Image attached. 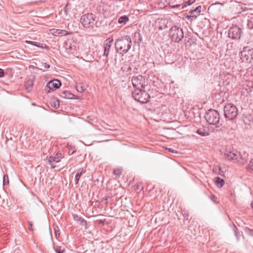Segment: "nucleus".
<instances>
[{"label": "nucleus", "instance_id": "nucleus-1", "mask_svg": "<svg viewBox=\"0 0 253 253\" xmlns=\"http://www.w3.org/2000/svg\"><path fill=\"white\" fill-rule=\"evenodd\" d=\"M224 156L229 161H234L239 165H244L248 161V155L244 154L241 155L240 153L236 151L226 150L224 152Z\"/></svg>", "mask_w": 253, "mask_h": 253}, {"label": "nucleus", "instance_id": "nucleus-2", "mask_svg": "<svg viewBox=\"0 0 253 253\" xmlns=\"http://www.w3.org/2000/svg\"><path fill=\"white\" fill-rule=\"evenodd\" d=\"M131 40L130 38L126 36L121 39H118L115 42V47L117 51L121 50L120 54L123 55L126 53L131 46Z\"/></svg>", "mask_w": 253, "mask_h": 253}, {"label": "nucleus", "instance_id": "nucleus-3", "mask_svg": "<svg viewBox=\"0 0 253 253\" xmlns=\"http://www.w3.org/2000/svg\"><path fill=\"white\" fill-rule=\"evenodd\" d=\"M191 131L193 136H196V134L201 136H207L209 135L208 129L200 123V118L198 117L195 122H193Z\"/></svg>", "mask_w": 253, "mask_h": 253}, {"label": "nucleus", "instance_id": "nucleus-4", "mask_svg": "<svg viewBox=\"0 0 253 253\" xmlns=\"http://www.w3.org/2000/svg\"><path fill=\"white\" fill-rule=\"evenodd\" d=\"M224 115L229 120H233L238 115V109L233 104H227L224 108Z\"/></svg>", "mask_w": 253, "mask_h": 253}, {"label": "nucleus", "instance_id": "nucleus-5", "mask_svg": "<svg viewBox=\"0 0 253 253\" xmlns=\"http://www.w3.org/2000/svg\"><path fill=\"white\" fill-rule=\"evenodd\" d=\"M132 95L136 101L142 104L147 103L150 98L149 94L142 89H135L132 91Z\"/></svg>", "mask_w": 253, "mask_h": 253}, {"label": "nucleus", "instance_id": "nucleus-6", "mask_svg": "<svg viewBox=\"0 0 253 253\" xmlns=\"http://www.w3.org/2000/svg\"><path fill=\"white\" fill-rule=\"evenodd\" d=\"M205 117L210 125H216L219 122V114L216 110L214 109L208 110L206 113Z\"/></svg>", "mask_w": 253, "mask_h": 253}, {"label": "nucleus", "instance_id": "nucleus-7", "mask_svg": "<svg viewBox=\"0 0 253 253\" xmlns=\"http://www.w3.org/2000/svg\"><path fill=\"white\" fill-rule=\"evenodd\" d=\"M169 35L172 41L177 42H180L184 37L182 29L176 26L170 28Z\"/></svg>", "mask_w": 253, "mask_h": 253}, {"label": "nucleus", "instance_id": "nucleus-8", "mask_svg": "<svg viewBox=\"0 0 253 253\" xmlns=\"http://www.w3.org/2000/svg\"><path fill=\"white\" fill-rule=\"evenodd\" d=\"M241 59L243 62H248L253 59V48L245 46L241 52Z\"/></svg>", "mask_w": 253, "mask_h": 253}, {"label": "nucleus", "instance_id": "nucleus-9", "mask_svg": "<svg viewBox=\"0 0 253 253\" xmlns=\"http://www.w3.org/2000/svg\"><path fill=\"white\" fill-rule=\"evenodd\" d=\"M94 19L92 13H87L83 15L81 18V22L84 27H92L94 25Z\"/></svg>", "mask_w": 253, "mask_h": 253}, {"label": "nucleus", "instance_id": "nucleus-10", "mask_svg": "<svg viewBox=\"0 0 253 253\" xmlns=\"http://www.w3.org/2000/svg\"><path fill=\"white\" fill-rule=\"evenodd\" d=\"M132 84L136 89H140L145 86L144 79L142 76H134L131 80Z\"/></svg>", "mask_w": 253, "mask_h": 253}, {"label": "nucleus", "instance_id": "nucleus-11", "mask_svg": "<svg viewBox=\"0 0 253 253\" xmlns=\"http://www.w3.org/2000/svg\"><path fill=\"white\" fill-rule=\"evenodd\" d=\"M228 35L233 39H239L241 36V30L238 26L232 27L229 30Z\"/></svg>", "mask_w": 253, "mask_h": 253}, {"label": "nucleus", "instance_id": "nucleus-12", "mask_svg": "<svg viewBox=\"0 0 253 253\" xmlns=\"http://www.w3.org/2000/svg\"><path fill=\"white\" fill-rule=\"evenodd\" d=\"M61 84V82L58 80H53L49 82L46 86V87L49 89L47 90L49 92L50 90H54L55 89L58 88Z\"/></svg>", "mask_w": 253, "mask_h": 253}, {"label": "nucleus", "instance_id": "nucleus-13", "mask_svg": "<svg viewBox=\"0 0 253 253\" xmlns=\"http://www.w3.org/2000/svg\"><path fill=\"white\" fill-rule=\"evenodd\" d=\"M62 158V153L58 152L55 157L50 156L48 158V162L52 168H55V163L59 162Z\"/></svg>", "mask_w": 253, "mask_h": 253}, {"label": "nucleus", "instance_id": "nucleus-14", "mask_svg": "<svg viewBox=\"0 0 253 253\" xmlns=\"http://www.w3.org/2000/svg\"><path fill=\"white\" fill-rule=\"evenodd\" d=\"M113 42V39L112 38H109L105 41L104 43V56L106 57L108 56Z\"/></svg>", "mask_w": 253, "mask_h": 253}, {"label": "nucleus", "instance_id": "nucleus-15", "mask_svg": "<svg viewBox=\"0 0 253 253\" xmlns=\"http://www.w3.org/2000/svg\"><path fill=\"white\" fill-rule=\"evenodd\" d=\"M50 33L55 36L62 37L69 34V33L64 30L52 29L50 30Z\"/></svg>", "mask_w": 253, "mask_h": 253}, {"label": "nucleus", "instance_id": "nucleus-16", "mask_svg": "<svg viewBox=\"0 0 253 253\" xmlns=\"http://www.w3.org/2000/svg\"><path fill=\"white\" fill-rule=\"evenodd\" d=\"M201 11V6L199 5L196 7L192 6L191 8V18L196 17L197 15H199Z\"/></svg>", "mask_w": 253, "mask_h": 253}, {"label": "nucleus", "instance_id": "nucleus-17", "mask_svg": "<svg viewBox=\"0 0 253 253\" xmlns=\"http://www.w3.org/2000/svg\"><path fill=\"white\" fill-rule=\"evenodd\" d=\"M84 172H85V171H84V169L83 168H80L77 170L76 173L75 175V181L76 184H78L79 181L80 180V178L81 175H82V174L83 173H84Z\"/></svg>", "mask_w": 253, "mask_h": 253}, {"label": "nucleus", "instance_id": "nucleus-18", "mask_svg": "<svg viewBox=\"0 0 253 253\" xmlns=\"http://www.w3.org/2000/svg\"><path fill=\"white\" fill-rule=\"evenodd\" d=\"M214 181L215 185L219 188L222 187L225 183L224 180L219 177H215Z\"/></svg>", "mask_w": 253, "mask_h": 253}, {"label": "nucleus", "instance_id": "nucleus-19", "mask_svg": "<svg viewBox=\"0 0 253 253\" xmlns=\"http://www.w3.org/2000/svg\"><path fill=\"white\" fill-rule=\"evenodd\" d=\"M33 83L31 80H28L25 84V89L26 92H30L33 88Z\"/></svg>", "mask_w": 253, "mask_h": 253}, {"label": "nucleus", "instance_id": "nucleus-20", "mask_svg": "<svg viewBox=\"0 0 253 253\" xmlns=\"http://www.w3.org/2000/svg\"><path fill=\"white\" fill-rule=\"evenodd\" d=\"M73 94L67 91H63L60 92V96L65 98H71Z\"/></svg>", "mask_w": 253, "mask_h": 253}, {"label": "nucleus", "instance_id": "nucleus-21", "mask_svg": "<svg viewBox=\"0 0 253 253\" xmlns=\"http://www.w3.org/2000/svg\"><path fill=\"white\" fill-rule=\"evenodd\" d=\"M26 42L36 46L41 47L42 48H44V47L46 46V45L43 46V44L36 42L26 41Z\"/></svg>", "mask_w": 253, "mask_h": 253}, {"label": "nucleus", "instance_id": "nucleus-22", "mask_svg": "<svg viewBox=\"0 0 253 253\" xmlns=\"http://www.w3.org/2000/svg\"><path fill=\"white\" fill-rule=\"evenodd\" d=\"M76 87L77 91L80 92H83L85 90L84 84L81 83L78 84Z\"/></svg>", "mask_w": 253, "mask_h": 253}, {"label": "nucleus", "instance_id": "nucleus-23", "mask_svg": "<svg viewBox=\"0 0 253 253\" xmlns=\"http://www.w3.org/2000/svg\"><path fill=\"white\" fill-rule=\"evenodd\" d=\"M128 18L126 16H121L118 19V22L120 24H126L128 21Z\"/></svg>", "mask_w": 253, "mask_h": 253}, {"label": "nucleus", "instance_id": "nucleus-24", "mask_svg": "<svg viewBox=\"0 0 253 253\" xmlns=\"http://www.w3.org/2000/svg\"><path fill=\"white\" fill-rule=\"evenodd\" d=\"M51 106L55 109H57L59 107V102L58 100L53 99L51 102Z\"/></svg>", "mask_w": 253, "mask_h": 253}, {"label": "nucleus", "instance_id": "nucleus-25", "mask_svg": "<svg viewBox=\"0 0 253 253\" xmlns=\"http://www.w3.org/2000/svg\"><path fill=\"white\" fill-rule=\"evenodd\" d=\"M122 169L116 168L113 170V174L116 175L117 177H120L122 173Z\"/></svg>", "mask_w": 253, "mask_h": 253}, {"label": "nucleus", "instance_id": "nucleus-26", "mask_svg": "<svg viewBox=\"0 0 253 253\" xmlns=\"http://www.w3.org/2000/svg\"><path fill=\"white\" fill-rule=\"evenodd\" d=\"M55 251L56 253H64L65 249L63 247L58 246L55 248Z\"/></svg>", "mask_w": 253, "mask_h": 253}, {"label": "nucleus", "instance_id": "nucleus-27", "mask_svg": "<svg viewBox=\"0 0 253 253\" xmlns=\"http://www.w3.org/2000/svg\"><path fill=\"white\" fill-rule=\"evenodd\" d=\"M9 183L8 176L7 175H4L3 177V184L4 186L8 185Z\"/></svg>", "mask_w": 253, "mask_h": 253}, {"label": "nucleus", "instance_id": "nucleus-28", "mask_svg": "<svg viewBox=\"0 0 253 253\" xmlns=\"http://www.w3.org/2000/svg\"><path fill=\"white\" fill-rule=\"evenodd\" d=\"M247 169L251 171H253V159H252L250 161V162L248 166Z\"/></svg>", "mask_w": 253, "mask_h": 253}, {"label": "nucleus", "instance_id": "nucleus-29", "mask_svg": "<svg viewBox=\"0 0 253 253\" xmlns=\"http://www.w3.org/2000/svg\"><path fill=\"white\" fill-rule=\"evenodd\" d=\"M79 221H80V224L82 226H84L85 228H86L87 222L85 220L82 218Z\"/></svg>", "mask_w": 253, "mask_h": 253}, {"label": "nucleus", "instance_id": "nucleus-30", "mask_svg": "<svg viewBox=\"0 0 253 253\" xmlns=\"http://www.w3.org/2000/svg\"><path fill=\"white\" fill-rule=\"evenodd\" d=\"M73 216L74 219L76 221H79L81 220V219L82 218L81 217L79 216L77 214H73Z\"/></svg>", "mask_w": 253, "mask_h": 253}, {"label": "nucleus", "instance_id": "nucleus-31", "mask_svg": "<svg viewBox=\"0 0 253 253\" xmlns=\"http://www.w3.org/2000/svg\"><path fill=\"white\" fill-rule=\"evenodd\" d=\"M28 228L30 230L33 231V224L31 221L28 222Z\"/></svg>", "mask_w": 253, "mask_h": 253}, {"label": "nucleus", "instance_id": "nucleus-32", "mask_svg": "<svg viewBox=\"0 0 253 253\" xmlns=\"http://www.w3.org/2000/svg\"><path fill=\"white\" fill-rule=\"evenodd\" d=\"M245 231L247 233H249L251 235H253V230H251L248 228L245 229Z\"/></svg>", "mask_w": 253, "mask_h": 253}, {"label": "nucleus", "instance_id": "nucleus-33", "mask_svg": "<svg viewBox=\"0 0 253 253\" xmlns=\"http://www.w3.org/2000/svg\"><path fill=\"white\" fill-rule=\"evenodd\" d=\"M4 76V72L2 69L0 68V78Z\"/></svg>", "mask_w": 253, "mask_h": 253}, {"label": "nucleus", "instance_id": "nucleus-34", "mask_svg": "<svg viewBox=\"0 0 253 253\" xmlns=\"http://www.w3.org/2000/svg\"><path fill=\"white\" fill-rule=\"evenodd\" d=\"M220 170V168L219 167L215 166L213 168V171L214 172H215L217 170Z\"/></svg>", "mask_w": 253, "mask_h": 253}, {"label": "nucleus", "instance_id": "nucleus-35", "mask_svg": "<svg viewBox=\"0 0 253 253\" xmlns=\"http://www.w3.org/2000/svg\"><path fill=\"white\" fill-rule=\"evenodd\" d=\"M105 221H106V219H103V220H99L98 221V223H99V224H101L103 225V224H104V222H105Z\"/></svg>", "mask_w": 253, "mask_h": 253}, {"label": "nucleus", "instance_id": "nucleus-36", "mask_svg": "<svg viewBox=\"0 0 253 253\" xmlns=\"http://www.w3.org/2000/svg\"><path fill=\"white\" fill-rule=\"evenodd\" d=\"M50 67V65L49 64H47V63H45L44 64V68L45 69H48Z\"/></svg>", "mask_w": 253, "mask_h": 253}, {"label": "nucleus", "instance_id": "nucleus-37", "mask_svg": "<svg viewBox=\"0 0 253 253\" xmlns=\"http://www.w3.org/2000/svg\"><path fill=\"white\" fill-rule=\"evenodd\" d=\"M211 200L213 202H215V197L214 196H213L212 195L211 197Z\"/></svg>", "mask_w": 253, "mask_h": 253}, {"label": "nucleus", "instance_id": "nucleus-38", "mask_svg": "<svg viewBox=\"0 0 253 253\" xmlns=\"http://www.w3.org/2000/svg\"><path fill=\"white\" fill-rule=\"evenodd\" d=\"M58 231H55V236L57 237V236H59V233H58Z\"/></svg>", "mask_w": 253, "mask_h": 253}, {"label": "nucleus", "instance_id": "nucleus-39", "mask_svg": "<svg viewBox=\"0 0 253 253\" xmlns=\"http://www.w3.org/2000/svg\"><path fill=\"white\" fill-rule=\"evenodd\" d=\"M235 235L237 237V239L239 240V237H238V235L237 232L236 231H235Z\"/></svg>", "mask_w": 253, "mask_h": 253}, {"label": "nucleus", "instance_id": "nucleus-40", "mask_svg": "<svg viewBox=\"0 0 253 253\" xmlns=\"http://www.w3.org/2000/svg\"><path fill=\"white\" fill-rule=\"evenodd\" d=\"M195 1V0H191V5Z\"/></svg>", "mask_w": 253, "mask_h": 253}, {"label": "nucleus", "instance_id": "nucleus-41", "mask_svg": "<svg viewBox=\"0 0 253 253\" xmlns=\"http://www.w3.org/2000/svg\"><path fill=\"white\" fill-rule=\"evenodd\" d=\"M186 3H187L188 5H190V0H188V1L186 2Z\"/></svg>", "mask_w": 253, "mask_h": 253}, {"label": "nucleus", "instance_id": "nucleus-42", "mask_svg": "<svg viewBox=\"0 0 253 253\" xmlns=\"http://www.w3.org/2000/svg\"><path fill=\"white\" fill-rule=\"evenodd\" d=\"M251 206H252V208L253 210V201L252 202V203L251 204Z\"/></svg>", "mask_w": 253, "mask_h": 253}, {"label": "nucleus", "instance_id": "nucleus-43", "mask_svg": "<svg viewBox=\"0 0 253 253\" xmlns=\"http://www.w3.org/2000/svg\"><path fill=\"white\" fill-rule=\"evenodd\" d=\"M169 151H171L172 153H174V150H171L170 149H169Z\"/></svg>", "mask_w": 253, "mask_h": 253}, {"label": "nucleus", "instance_id": "nucleus-44", "mask_svg": "<svg viewBox=\"0 0 253 253\" xmlns=\"http://www.w3.org/2000/svg\"><path fill=\"white\" fill-rule=\"evenodd\" d=\"M186 6V4L183 5V6L182 7V8H184V7H185Z\"/></svg>", "mask_w": 253, "mask_h": 253}, {"label": "nucleus", "instance_id": "nucleus-45", "mask_svg": "<svg viewBox=\"0 0 253 253\" xmlns=\"http://www.w3.org/2000/svg\"><path fill=\"white\" fill-rule=\"evenodd\" d=\"M187 17L188 18V19H190V16H187Z\"/></svg>", "mask_w": 253, "mask_h": 253}]
</instances>
